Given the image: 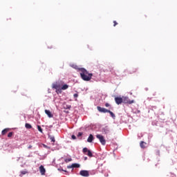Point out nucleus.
I'll return each mask as SVG.
<instances>
[{"label": "nucleus", "instance_id": "nucleus-1", "mask_svg": "<svg viewBox=\"0 0 177 177\" xmlns=\"http://www.w3.org/2000/svg\"><path fill=\"white\" fill-rule=\"evenodd\" d=\"M79 71H81L80 76L84 81H91L92 80V73H88V71L84 68H77Z\"/></svg>", "mask_w": 177, "mask_h": 177}, {"label": "nucleus", "instance_id": "nucleus-2", "mask_svg": "<svg viewBox=\"0 0 177 177\" xmlns=\"http://www.w3.org/2000/svg\"><path fill=\"white\" fill-rule=\"evenodd\" d=\"M63 84H64V82L63 80H57L55 83L53 84L52 88L53 89H56V92H59V93H62V87L63 86Z\"/></svg>", "mask_w": 177, "mask_h": 177}, {"label": "nucleus", "instance_id": "nucleus-3", "mask_svg": "<svg viewBox=\"0 0 177 177\" xmlns=\"http://www.w3.org/2000/svg\"><path fill=\"white\" fill-rule=\"evenodd\" d=\"M97 139H99L101 145L104 146L106 145V140L104 139V137L100 134H97L96 136Z\"/></svg>", "mask_w": 177, "mask_h": 177}, {"label": "nucleus", "instance_id": "nucleus-4", "mask_svg": "<svg viewBox=\"0 0 177 177\" xmlns=\"http://www.w3.org/2000/svg\"><path fill=\"white\" fill-rule=\"evenodd\" d=\"M122 103H127L128 104H132L133 103H135V100H129V98L127 97H122Z\"/></svg>", "mask_w": 177, "mask_h": 177}, {"label": "nucleus", "instance_id": "nucleus-5", "mask_svg": "<svg viewBox=\"0 0 177 177\" xmlns=\"http://www.w3.org/2000/svg\"><path fill=\"white\" fill-rule=\"evenodd\" d=\"M83 153H84V154H86L88 157H93L92 151H91V150H88L86 147L83 149Z\"/></svg>", "mask_w": 177, "mask_h": 177}, {"label": "nucleus", "instance_id": "nucleus-6", "mask_svg": "<svg viewBox=\"0 0 177 177\" xmlns=\"http://www.w3.org/2000/svg\"><path fill=\"white\" fill-rule=\"evenodd\" d=\"M80 175H81V176L88 177L89 176V171L87 170H82L80 172Z\"/></svg>", "mask_w": 177, "mask_h": 177}, {"label": "nucleus", "instance_id": "nucleus-7", "mask_svg": "<svg viewBox=\"0 0 177 177\" xmlns=\"http://www.w3.org/2000/svg\"><path fill=\"white\" fill-rule=\"evenodd\" d=\"M97 109L100 113H108L109 109H106V108H102L101 106H97Z\"/></svg>", "mask_w": 177, "mask_h": 177}, {"label": "nucleus", "instance_id": "nucleus-8", "mask_svg": "<svg viewBox=\"0 0 177 177\" xmlns=\"http://www.w3.org/2000/svg\"><path fill=\"white\" fill-rule=\"evenodd\" d=\"M115 102L116 104H121V103H122V97H115Z\"/></svg>", "mask_w": 177, "mask_h": 177}, {"label": "nucleus", "instance_id": "nucleus-9", "mask_svg": "<svg viewBox=\"0 0 177 177\" xmlns=\"http://www.w3.org/2000/svg\"><path fill=\"white\" fill-rule=\"evenodd\" d=\"M39 171L41 173V175H45V172H46V170L45 169V167H44L43 165H41L39 167Z\"/></svg>", "mask_w": 177, "mask_h": 177}, {"label": "nucleus", "instance_id": "nucleus-10", "mask_svg": "<svg viewBox=\"0 0 177 177\" xmlns=\"http://www.w3.org/2000/svg\"><path fill=\"white\" fill-rule=\"evenodd\" d=\"M45 113L48 115V117H49V118H52L53 117V115L52 114L50 111L46 109Z\"/></svg>", "mask_w": 177, "mask_h": 177}, {"label": "nucleus", "instance_id": "nucleus-11", "mask_svg": "<svg viewBox=\"0 0 177 177\" xmlns=\"http://www.w3.org/2000/svg\"><path fill=\"white\" fill-rule=\"evenodd\" d=\"M93 141V135L90 134L87 139V142H88V143H92Z\"/></svg>", "mask_w": 177, "mask_h": 177}, {"label": "nucleus", "instance_id": "nucleus-12", "mask_svg": "<svg viewBox=\"0 0 177 177\" xmlns=\"http://www.w3.org/2000/svg\"><path fill=\"white\" fill-rule=\"evenodd\" d=\"M147 145V143L143 142V141H141L140 143V146L141 147V149H146V145Z\"/></svg>", "mask_w": 177, "mask_h": 177}, {"label": "nucleus", "instance_id": "nucleus-13", "mask_svg": "<svg viewBox=\"0 0 177 177\" xmlns=\"http://www.w3.org/2000/svg\"><path fill=\"white\" fill-rule=\"evenodd\" d=\"M66 89H68V85L64 84V83L62 84V87H61V92L62 91H66Z\"/></svg>", "mask_w": 177, "mask_h": 177}, {"label": "nucleus", "instance_id": "nucleus-14", "mask_svg": "<svg viewBox=\"0 0 177 177\" xmlns=\"http://www.w3.org/2000/svg\"><path fill=\"white\" fill-rule=\"evenodd\" d=\"M48 138L50 139V140L51 142H53V143H55V142H56V140L55 139V136H48Z\"/></svg>", "mask_w": 177, "mask_h": 177}, {"label": "nucleus", "instance_id": "nucleus-15", "mask_svg": "<svg viewBox=\"0 0 177 177\" xmlns=\"http://www.w3.org/2000/svg\"><path fill=\"white\" fill-rule=\"evenodd\" d=\"M72 167L73 168H80L81 165L78 163H73L72 164Z\"/></svg>", "mask_w": 177, "mask_h": 177}, {"label": "nucleus", "instance_id": "nucleus-16", "mask_svg": "<svg viewBox=\"0 0 177 177\" xmlns=\"http://www.w3.org/2000/svg\"><path fill=\"white\" fill-rule=\"evenodd\" d=\"M25 127L26 128V129H31V128H32V126H31V124L26 123L25 124Z\"/></svg>", "mask_w": 177, "mask_h": 177}, {"label": "nucleus", "instance_id": "nucleus-17", "mask_svg": "<svg viewBox=\"0 0 177 177\" xmlns=\"http://www.w3.org/2000/svg\"><path fill=\"white\" fill-rule=\"evenodd\" d=\"M8 132H9V129H5L1 131L2 135H6V133H8Z\"/></svg>", "mask_w": 177, "mask_h": 177}, {"label": "nucleus", "instance_id": "nucleus-18", "mask_svg": "<svg viewBox=\"0 0 177 177\" xmlns=\"http://www.w3.org/2000/svg\"><path fill=\"white\" fill-rule=\"evenodd\" d=\"M108 113H110L111 117H112V118H115V115L114 114V113L111 112V111L109 110Z\"/></svg>", "mask_w": 177, "mask_h": 177}, {"label": "nucleus", "instance_id": "nucleus-19", "mask_svg": "<svg viewBox=\"0 0 177 177\" xmlns=\"http://www.w3.org/2000/svg\"><path fill=\"white\" fill-rule=\"evenodd\" d=\"M64 109L66 110H70L71 109V105H64Z\"/></svg>", "mask_w": 177, "mask_h": 177}, {"label": "nucleus", "instance_id": "nucleus-20", "mask_svg": "<svg viewBox=\"0 0 177 177\" xmlns=\"http://www.w3.org/2000/svg\"><path fill=\"white\" fill-rule=\"evenodd\" d=\"M37 129H38L39 132H41V133H42V128L41 127V126L38 125Z\"/></svg>", "mask_w": 177, "mask_h": 177}, {"label": "nucleus", "instance_id": "nucleus-21", "mask_svg": "<svg viewBox=\"0 0 177 177\" xmlns=\"http://www.w3.org/2000/svg\"><path fill=\"white\" fill-rule=\"evenodd\" d=\"M21 175H26V174H28V172L26 170H24V171H21Z\"/></svg>", "mask_w": 177, "mask_h": 177}, {"label": "nucleus", "instance_id": "nucleus-22", "mask_svg": "<svg viewBox=\"0 0 177 177\" xmlns=\"http://www.w3.org/2000/svg\"><path fill=\"white\" fill-rule=\"evenodd\" d=\"M12 136H13V132H10V133L8 134V138H12Z\"/></svg>", "mask_w": 177, "mask_h": 177}, {"label": "nucleus", "instance_id": "nucleus-23", "mask_svg": "<svg viewBox=\"0 0 177 177\" xmlns=\"http://www.w3.org/2000/svg\"><path fill=\"white\" fill-rule=\"evenodd\" d=\"M70 161H73V159L71 158L65 159V162H70Z\"/></svg>", "mask_w": 177, "mask_h": 177}, {"label": "nucleus", "instance_id": "nucleus-24", "mask_svg": "<svg viewBox=\"0 0 177 177\" xmlns=\"http://www.w3.org/2000/svg\"><path fill=\"white\" fill-rule=\"evenodd\" d=\"M137 70L136 68H133L131 72H130V74H133V73H136Z\"/></svg>", "mask_w": 177, "mask_h": 177}, {"label": "nucleus", "instance_id": "nucleus-25", "mask_svg": "<svg viewBox=\"0 0 177 177\" xmlns=\"http://www.w3.org/2000/svg\"><path fill=\"white\" fill-rule=\"evenodd\" d=\"M82 135H83V133H82V132H79V133H77V138H81V136H82Z\"/></svg>", "mask_w": 177, "mask_h": 177}, {"label": "nucleus", "instance_id": "nucleus-26", "mask_svg": "<svg viewBox=\"0 0 177 177\" xmlns=\"http://www.w3.org/2000/svg\"><path fill=\"white\" fill-rule=\"evenodd\" d=\"M118 24V23H117L116 21H113V27H115V26H117Z\"/></svg>", "mask_w": 177, "mask_h": 177}, {"label": "nucleus", "instance_id": "nucleus-27", "mask_svg": "<svg viewBox=\"0 0 177 177\" xmlns=\"http://www.w3.org/2000/svg\"><path fill=\"white\" fill-rule=\"evenodd\" d=\"M71 138L73 140H75V139H77V137L74 135H72L71 136Z\"/></svg>", "mask_w": 177, "mask_h": 177}, {"label": "nucleus", "instance_id": "nucleus-28", "mask_svg": "<svg viewBox=\"0 0 177 177\" xmlns=\"http://www.w3.org/2000/svg\"><path fill=\"white\" fill-rule=\"evenodd\" d=\"M68 169L73 168V165L67 166Z\"/></svg>", "mask_w": 177, "mask_h": 177}, {"label": "nucleus", "instance_id": "nucleus-29", "mask_svg": "<svg viewBox=\"0 0 177 177\" xmlns=\"http://www.w3.org/2000/svg\"><path fill=\"white\" fill-rule=\"evenodd\" d=\"M105 107H110V104L106 103L105 104Z\"/></svg>", "mask_w": 177, "mask_h": 177}, {"label": "nucleus", "instance_id": "nucleus-30", "mask_svg": "<svg viewBox=\"0 0 177 177\" xmlns=\"http://www.w3.org/2000/svg\"><path fill=\"white\" fill-rule=\"evenodd\" d=\"M73 97H78V93H75V94L73 95Z\"/></svg>", "mask_w": 177, "mask_h": 177}, {"label": "nucleus", "instance_id": "nucleus-31", "mask_svg": "<svg viewBox=\"0 0 177 177\" xmlns=\"http://www.w3.org/2000/svg\"><path fill=\"white\" fill-rule=\"evenodd\" d=\"M21 95H22V96H27V95H26V93H24V92H22Z\"/></svg>", "mask_w": 177, "mask_h": 177}, {"label": "nucleus", "instance_id": "nucleus-32", "mask_svg": "<svg viewBox=\"0 0 177 177\" xmlns=\"http://www.w3.org/2000/svg\"><path fill=\"white\" fill-rule=\"evenodd\" d=\"M28 149H32V145H29Z\"/></svg>", "mask_w": 177, "mask_h": 177}, {"label": "nucleus", "instance_id": "nucleus-33", "mask_svg": "<svg viewBox=\"0 0 177 177\" xmlns=\"http://www.w3.org/2000/svg\"><path fill=\"white\" fill-rule=\"evenodd\" d=\"M86 158H87L86 157V158H84V160H86Z\"/></svg>", "mask_w": 177, "mask_h": 177}]
</instances>
